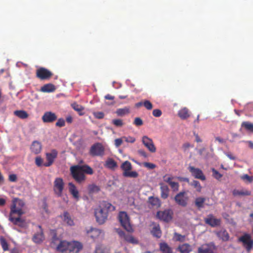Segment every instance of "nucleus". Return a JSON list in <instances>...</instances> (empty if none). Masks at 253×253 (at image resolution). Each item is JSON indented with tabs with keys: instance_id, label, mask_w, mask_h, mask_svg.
Listing matches in <instances>:
<instances>
[{
	"instance_id": "e2e57ef3",
	"label": "nucleus",
	"mask_w": 253,
	"mask_h": 253,
	"mask_svg": "<svg viewBox=\"0 0 253 253\" xmlns=\"http://www.w3.org/2000/svg\"><path fill=\"white\" fill-rule=\"evenodd\" d=\"M153 115L155 117H159L162 114V112L160 109H154L152 112Z\"/></svg>"
},
{
	"instance_id": "09e8293b",
	"label": "nucleus",
	"mask_w": 253,
	"mask_h": 253,
	"mask_svg": "<svg viewBox=\"0 0 253 253\" xmlns=\"http://www.w3.org/2000/svg\"><path fill=\"white\" fill-rule=\"evenodd\" d=\"M94 253H106L104 247L102 245H97Z\"/></svg>"
},
{
	"instance_id": "f257e3e1",
	"label": "nucleus",
	"mask_w": 253,
	"mask_h": 253,
	"mask_svg": "<svg viewBox=\"0 0 253 253\" xmlns=\"http://www.w3.org/2000/svg\"><path fill=\"white\" fill-rule=\"evenodd\" d=\"M70 171L73 178L79 183H81L85 180L86 176L84 173L88 174L93 173L92 169L87 165L72 166L70 168Z\"/></svg>"
},
{
	"instance_id": "13d9d810",
	"label": "nucleus",
	"mask_w": 253,
	"mask_h": 253,
	"mask_svg": "<svg viewBox=\"0 0 253 253\" xmlns=\"http://www.w3.org/2000/svg\"><path fill=\"white\" fill-rule=\"evenodd\" d=\"M124 141L123 139V137H122L121 138H117L115 140V145L117 147H119L123 143V142Z\"/></svg>"
},
{
	"instance_id": "bf43d9fd",
	"label": "nucleus",
	"mask_w": 253,
	"mask_h": 253,
	"mask_svg": "<svg viewBox=\"0 0 253 253\" xmlns=\"http://www.w3.org/2000/svg\"><path fill=\"white\" fill-rule=\"evenodd\" d=\"M43 163V160L41 157H37L35 158V163L36 165L38 167H41L42 166Z\"/></svg>"
},
{
	"instance_id": "de8ad7c7",
	"label": "nucleus",
	"mask_w": 253,
	"mask_h": 253,
	"mask_svg": "<svg viewBox=\"0 0 253 253\" xmlns=\"http://www.w3.org/2000/svg\"><path fill=\"white\" fill-rule=\"evenodd\" d=\"M169 185L173 191L176 192L179 190V185L178 182L172 181Z\"/></svg>"
},
{
	"instance_id": "c85d7f7f",
	"label": "nucleus",
	"mask_w": 253,
	"mask_h": 253,
	"mask_svg": "<svg viewBox=\"0 0 253 253\" xmlns=\"http://www.w3.org/2000/svg\"><path fill=\"white\" fill-rule=\"evenodd\" d=\"M178 116L181 119L185 120L189 117L190 112L188 108L184 107L178 111Z\"/></svg>"
},
{
	"instance_id": "f704fd0d",
	"label": "nucleus",
	"mask_w": 253,
	"mask_h": 253,
	"mask_svg": "<svg viewBox=\"0 0 253 253\" xmlns=\"http://www.w3.org/2000/svg\"><path fill=\"white\" fill-rule=\"evenodd\" d=\"M149 202L152 206L157 208L160 207L161 205L160 199L156 197H150L149 198Z\"/></svg>"
},
{
	"instance_id": "dca6fc26",
	"label": "nucleus",
	"mask_w": 253,
	"mask_h": 253,
	"mask_svg": "<svg viewBox=\"0 0 253 253\" xmlns=\"http://www.w3.org/2000/svg\"><path fill=\"white\" fill-rule=\"evenodd\" d=\"M9 220L11 221L14 225H17L21 228H25L27 226V223L24 219L21 218L18 216L17 217L14 216L9 215Z\"/></svg>"
},
{
	"instance_id": "f3484780",
	"label": "nucleus",
	"mask_w": 253,
	"mask_h": 253,
	"mask_svg": "<svg viewBox=\"0 0 253 253\" xmlns=\"http://www.w3.org/2000/svg\"><path fill=\"white\" fill-rule=\"evenodd\" d=\"M57 119L55 113L51 111L45 112L42 116V119L43 123H51L54 122Z\"/></svg>"
},
{
	"instance_id": "79ce46f5",
	"label": "nucleus",
	"mask_w": 253,
	"mask_h": 253,
	"mask_svg": "<svg viewBox=\"0 0 253 253\" xmlns=\"http://www.w3.org/2000/svg\"><path fill=\"white\" fill-rule=\"evenodd\" d=\"M72 108L76 111L79 113L80 116L83 115V113L82 112L84 110V108L81 105L78 104L76 103H74L71 105Z\"/></svg>"
},
{
	"instance_id": "3c124183",
	"label": "nucleus",
	"mask_w": 253,
	"mask_h": 253,
	"mask_svg": "<svg viewBox=\"0 0 253 253\" xmlns=\"http://www.w3.org/2000/svg\"><path fill=\"white\" fill-rule=\"evenodd\" d=\"M143 106L146 109L148 110H150L153 108V105L151 103V102L149 100H144V101L143 102Z\"/></svg>"
},
{
	"instance_id": "72a5a7b5",
	"label": "nucleus",
	"mask_w": 253,
	"mask_h": 253,
	"mask_svg": "<svg viewBox=\"0 0 253 253\" xmlns=\"http://www.w3.org/2000/svg\"><path fill=\"white\" fill-rule=\"evenodd\" d=\"M151 233L154 236L158 238H160L161 237L162 232L159 225H156L153 227L151 230Z\"/></svg>"
},
{
	"instance_id": "6e6d98bb",
	"label": "nucleus",
	"mask_w": 253,
	"mask_h": 253,
	"mask_svg": "<svg viewBox=\"0 0 253 253\" xmlns=\"http://www.w3.org/2000/svg\"><path fill=\"white\" fill-rule=\"evenodd\" d=\"M56 126L58 127H63L65 125V120L63 118H60L56 123Z\"/></svg>"
},
{
	"instance_id": "4d7b16f0",
	"label": "nucleus",
	"mask_w": 253,
	"mask_h": 253,
	"mask_svg": "<svg viewBox=\"0 0 253 253\" xmlns=\"http://www.w3.org/2000/svg\"><path fill=\"white\" fill-rule=\"evenodd\" d=\"M133 124L136 126H141L143 125V121L140 118H135Z\"/></svg>"
},
{
	"instance_id": "58836bf2",
	"label": "nucleus",
	"mask_w": 253,
	"mask_h": 253,
	"mask_svg": "<svg viewBox=\"0 0 253 253\" xmlns=\"http://www.w3.org/2000/svg\"><path fill=\"white\" fill-rule=\"evenodd\" d=\"M14 114L22 119H25L28 117V113L24 110H16L14 112Z\"/></svg>"
},
{
	"instance_id": "4c0bfd02",
	"label": "nucleus",
	"mask_w": 253,
	"mask_h": 253,
	"mask_svg": "<svg viewBox=\"0 0 253 253\" xmlns=\"http://www.w3.org/2000/svg\"><path fill=\"white\" fill-rule=\"evenodd\" d=\"M178 249L181 253H189L191 251V247L188 244H184L179 246Z\"/></svg>"
},
{
	"instance_id": "412c9836",
	"label": "nucleus",
	"mask_w": 253,
	"mask_h": 253,
	"mask_svg": "<svg viewBox=\"0 0 253 253\" xmlns=\"http://www.w3.org/2000/svg\"><path fill=\"white\" fill-rule=\"evenodd\" d=\"M118 233L121 238L124 239V240L127 243L132 244H137L138 243L137 240L131 235L126 234L124 231L121 230L119 231Z\"/></svg>"
},
{
	"instance_id": "e433bc0d",
	"label": "nucleus",
	"mask_w": 253,
	"mask_h": 253,
	"mask_svg": "<svg viewBox=\"0 0 253 253\" xmlns=\"http://www.w3.org/2000/svg\"><path fill=\"white\" fill-rule=\"evenodd\" d=\"M234 196H249L251 195V192L248 190H239L234 189L232 192Z\"/></svg>"
},
{
	"instance_id": "774afa93",
	"label": "nucleus",
	"mask_w": 253,
	"mask_h": 253,
	"mask_svg": "<svg viewBox=\"0 0 253 253\" xmlns=\"http://www.w3.org/2000/svg\"><path fill=\"white\" fill-rule=\"evenodd\" d=\"M58 240H59V238H58L56 233L54 232L52 237V243L55 244Z\"/></svg>"
},
{
	"instance_id": "4be33fe9",
	"label": "nucleus",
	"mask_w": 253,
	"mask_h": 253,
	"mask_svg": "<svg viewBox=\"0 0 253 253\" xmlns=\"http://www.w3.org/2000/svg\"><path fill=\"white\" fill-rule=\"evenodd\" d=\"M69 241L66 240H60L59 244L56 247L57 252L64 253L68 252Z\"/></svg>"
},
{
	"instance_id": "39448f33",
	"label": "nucleus",
	"mask_w": 253,
	"mask_h": 253,
	"mask_svg": "<svg viewBox=\"0 0 253 253\" xmlns=\"http://www.w3.org/2000/svg\"><path fill=\"white\" fill-rule=\"evenodd\" d=\"M118 218L124 229L129 232L133 231L132 226L130 224L129 217L126 212L120 211L118 215Z\"/></svg>"
},
{
	"instance_id": "cd10ccee",
	"label": "nucleus",
	"mask_w": 253,
	"mask_h": 253,
	"mask_svg": "<svg viewBox=\"0 0 253 253\" xmlns=\"http://www.w3.org/2000/svg\"><path fill=\"white\" fill-rule=\"evenodd\" d=\"M160 190H161V196L164 199H167L169 194V190L168 186L162 183H160Z\"/></svg>"
},
{
	"instance_id": "49530a36",
	"label": "nucleus",
	"mask_w": 253,
	"mask_h": 253,
	"mask_svg": "<svg viewBox=\"0 0 253 253\" xmlns=\"http://www.w3.org/2000/svg\"><path fill=\"white\" fill-rule=\"evenodd\" d=\"M185 236L182 235L177 233H174L173 238L175 241L183 242L185 240Z\"/></svg>"
},
{
	"instance_id": "5fc2aeb1",
	"label": "nucleus",
	"mask_w": 253,
	"mask_h": 253,
	"mask_svg": "<svg viewBox=\"0 0 253 253\" xmlns=\"http://www.w3.org/2000/svg\"><path fill=\"white\" fill-rule=\"evenodd\" d=\"M123 139H124V141L126 142H128V143H133L136 140L135 138L132 136H123Z\"/></svg>"
},
{
	"instance_id": "2f4dec72",
	"label": "nucleus",
	"mask_w": 253,
	"mask_h": 253,
	"mask_svg": "<svg viewBox=\"0 0 253 253\" xmlns=\"http://www.w3.org/2000/svg\"><path fill=\"white\" fill-rule=\"evenodd\" d=\"M87 190L89 194H94L99 192L100 191V188L95 184H91L88 186Z\"/></svg>"
},
{
	"instance_id": "aec40b11",
	"label": "nucleus",
	"mask_w": 253,
	"mask_h": 253,
	"mask_svg": "<svg viewBox=\"0 0 253 253\" xmlns=\"http://www.w3.org/2000/svg\"><path fill=\"white\" fill-rule=\"evenodd\" d=\"M39 230L34 234L32 238V241L36 244H40L44 240V236L43 230L41 225L38 226Z\"/></svg>"
},
{
	"instance_id": "9d476101",
	"label": "nucleus",
	"mask_w": 253,
	"mask_h": 253,
	"mask_svg": "<svg viewBox=\"0 0 253 253\" xmlns=\"http://www.w3.org/2000/svg\"><path fill=\"white\" fill-rule=\"evenodd\" d=\"M94 214L96 220L99 224H103L106 221L108 217L107 212L104 211L100 207L95 210Z\"/></svg>"
},
{
	"instance_id": "6e6552de",
	"label": "nucleus",
	"mask_w": 253,
	"mask_h": 253,
	"mask_svg": "<svg viewBox=\"0 0 253 253\" xmlns=\"http://www.w3.org/2000/svg\"><path fill=\"white\" fill-rule=\"evenodd\" d=\"M173 214V211L171 209H167L158 211L157 216L160 220L168 222L172 219Z\"/></svg>"
},
{
	"instance_id": "393cba45",
	"label": "nucleus",
	"mask_w": 253,
	"mask_h": 253,
	"mask_svg": "<svg viewBox=\"0 0 253 253\" xmlns=\"http://www.w3.org/2000/svg\"><path fill=\"white\" fill-rule=\"evenodd\" d=\"M87 234L92 239L97 238L101 234V230L97 228L91 227L86 231Z\"/></svg>"
},
{
	"instance_id": "b1692460",
	"label": "nucleus",
	"mask_w": 253,
	"mask_h": 253,
	"mask_svg": "<svg viewBox=\"0 0 253 253\" xmlns=\"http://www.w3.org/2000/svg\"><path fill=\"white\" fill-rule=\"evenodd\" d=\"M68 186L69 192L72 195L74 199L76 201H78L80 199V195L76 186L72 182L69 183Z\"/></svg>"
},
{
	"instance_id": "8fccbe9b",
	"label": "nucleus",
	"mask_w": 253,
	"mask_h": 253,
	"mask_svg": "<svg viewBox=\"0 0 253 253\" xmlns=\"http://www.w3.org/2000/svg\"><path fill=\"white\" fill-rule=\"evenodd\" d=\"M212 175L216 179H220L222 177V174H220L217 170L214 168L212 169Z\"/></svg>"
},
{
	"instance_id": "7c9ffc66",
	"label": "nucleus",
	"mask_w": 253,
	"mask_h": 253,
	"mask_svg": "<svg viewBox=\"0 0 253 253\" xmlns=\"http://www.w3.org/2000/svg\"><path fill=\"white\" fill-rule=\"evenodd\" d=\"M160 250L162 253H172V250L170 247L165 242L161 243L159 244Z\"/></svg>"
},
{
	"instance_id": "423d86ee",
	"label": "nucleus",
	"mask_w": 253,
	"mask_h": 253,
	"mask_svg": "<svg viewBox=\"0 0 253 253\" xmlns=\"http://www.w3.org/2000/svg\"><path fill=\"white\" fill-rule=\"evenodd\" d=\"M174 199L177 204L182 207H185L188 204L189 197L187 196V192L182 191L177 193L175 196Z\"/></svg>"
},
{
	"instance_id": "a878e982",
	"label": "nucleus",
	"mask_w": 253,
	"mask_h": 253,
	"mask_svg": "<svg viewBox=\"0 0 253 253\" xmlns=\"http://www.w3.org/2000/svg\"><path fill=\"white\" fill-rule=\"evenodd\" d=\"M99 207L103 209L104 211L107 212V213L109 212L114 211L116 209L115 206H113L111 203L106 201H103L100 204Z\"/></svg>"
},
{
	"instance_id": "37998d69",
	"label": "nucleus",
	"mask_w": 253,
	"mask_h": 253,
	"mask_svg": "<svg viewBox=\"0 0 253 253\" xmlns=\"http://www.w3.org/2000/svg\"><path fill=\"white\" fill-rule=\"evenodd\" d=\"M106 167L111 169H114L117 167V163L112 159L108 160L106 162Z\"/></svg>"
},
{
	"instance_id": "0e129e2a",
	"label": "nucleus",
	"mask_w": 253,
	"mask_h": 253,
	"mask_svg": "<svg viewBox=\"0 0 253 253\" xmlns=\"http://www.w3.org/2000/svg\"><path fill=\"white\" fill-rule=\"evenodd\" d=\"M241 178L243 180H247L250 182H252L253 180V177L252 176H250L247 174L242 175Z\"/></svg>"
},
{
	"instance_id": "052dcab7",
	"label": "nucleus",
	"mask_w": 253,
	"mask_h": 253,
	"mask_svg": "<svg viewBox=\"0 0 253 253\" xmlns=\"http://www.w3.org/2000/svg\"><path fill=\"white\" fill-rule=\"evenodd\" d=\"M173 177L169 176L167 174H166L163 176L164 181L168 183L169 184L170 182L172 181V180L173 179Z\"/></svg>"
},
{
	"instance_id": "ea45409f",
	"label": "nucleus",
	"mask_w": 253,
	"mask_h": 253,
	"mask_svg": "<svg viewBox=\"0 0 253 253\" xmlns=\"http://www.w3.org/2000/svg\"><path fill=\"white\" fill-rule=\"evenodd\" d=\"M206 201V199L204 197L197 198L195 201V206L200 209L204 207V204Z\"/></svg>"
},
{
	"instance_id": "9b49d317",
	"label": "nucleus",
	"mask_w": 253,
	"mask_h": 253,
	"mask_svg": "<svg viewBox=\"0 0 253 253\" xmlns=\"http://www.w3.org/2000/svg\"><path fill=\"white\" fill-rule=\"evenodd\" d=\"M216 247L212 242L204 244L198 249V253H214Z\"/></svg>"
},
{
	"instance_id": "a211bd4d",
	"label": "nucleus",
	"mask_w": 253,
	"mask_h": 253,
	"mask_svg": "<svg viewBox=\"0 0 253 253\" xmlns=\"http://www.w3.org/2000/svg\"><path fill=\"white\" fill-rule=\"evenodd\" d=\"M204 221L207 224L212 227L219 226L221 223V220L220 219L215 218L211 214H209L207 217L204 219Z\"/></svg>"
},
{
	"instance_id": "ddd939ff",
	"label": "nucleus",
	"mask_w": 253,
	"mask_h": 253,
	"mask_svg": "<svg viewBox=\"0 0 253 253\" xmlns=\"http://www.w3.org/2000/svg\"><path fill=\"white\" fill-rule=\"evenodd\" d=\"M83 248L82 243L73 240L69 241L68 252L70 253H79Z\"/></svg>"
},
{
	"instance_id": "473e14b6",
	"label": "nucleus",
	"mask_w": 253,
	"mask_h": 253,
	"mask_svg": "<svg viewBox=\"0 0 253 253\" xmlns=\"http://www.w3.org/2000/svg\"><path fill=\"white\" fill-rule=\"evenodd\" d=\"M55 90V86L52 84H44L41 89V90L43 92H51L54 91Z\"/></svg>"
},
{
	"instance_id": "a18cd8bd",
	"label": "nucleus",
	"mask_w": 253,
	"mask_h": 253,
	"mask_svg": "<svg viewBox=\"0 0 253 253\" xmlns=\"http://www.w3.org/2000/svg\"><path fill=\"white\" fill-rule=\"evenodd\" d=\"M190 185L196 188V190L198 192H200L201 191L202 186L198 181L193 180L192 182L190 183Z\"/></svg>"
},
{
	"instance_id": "1a4fd4ad",
	"label": "nucleus",
	"mask_w": 253,
	"mask_h": 253,
	"mask_svg": "<svg viewBox=\"0 0 253 253\" xmlns=\"http://www.w3.org/2000/svg\"><path fill=\"white\" fill-rule=\"evenodd\" d=\"M52 75L51 71L43 67L40 68L36 71V77L41 80H49Z\"/></svg>"
},
{
	"instance_id": "c756f323",
	"label": "nucleus",
	"mask_w": 253,
	"mask_h": 253,
	"mask_svg": "<svg viewBox=\"0 0 253 253\" xmlns=\"http://www.w3.org/2000/svg\"><path fill=\"white\" fill-rule=\"evenodd\" d=\"M61 217L63 221L68 225L73 226L74 225V221L72 219L71 216L68 212L64 211Z\"/></svg>"
},
{
	"instance_id": "0eeeda50",
	"label": "nucleus",
	"mask_w": 253,
	"mask_h": 253,
	"mask_svg": "<svg viewBox=\"0 0 253 253\" xmlns=\"http://www.w3.org/2000/svg\"><path fill=\"white\" fill-rule=\"evenodd\" d=\"M64 188V182L62 178L57 177L53 182V191L58 197H61Z\"/></svg>"
},
{
	"instance_id": "c03bdc74",
	"label": "nucleus",
	"mask_w": 253,
	"mask_h": 253,
	"mask_svg": "<svg viewBox=\"0 0 253 253\" xmlns=\"http://www.w3.org/2000/svg\"><path fill=\"white\" fill-rule=\"evenodd\" d=\"M0 243L4 251L8 250V245L6 240L3 237H1L0 238Z\"/></svg>"
},
{
	"instance_id": "2eb2a0df",
	"label": "nucleus",
	"mask_w": 253,
	"mask_h": 253,
	"mask_svg": "<svg viewBox=\"0 0 253 253\" xmlns=\"http://www.w3.org/2000/svg\"><path fill=\"white\" fill-rule=\"evenodd\" d=\"M192 175L195 178L201 180H205L206 177L203 171L199 168H196L193 166H189L188 168Z\"/></svg>"
},
{
	"instance_id": "5701e85b",
	"label": "nucleus",
	"mask_w": 253,
	"mask_h": 253,
	"mask_svg": "<svg viewBox=\"0 0 253 253\" xmlns=\"http://www.w3.org/2000/svg\"><path fill=\"white\" fill-rule=\"evenodd\" d=\"M215 234L218 239L223 242H226L229 240V234L225 229L215 231Z\"/></svg>"
},
{
	"instance_id": "20e7f679",
	"label": "nucleus",
	"mask_w": 253,
	"mask_h": 253,
	"mask_svg": "<svg viewBox=\"0 0 253 253\" xmlns=\"http://www.w3.org/2000/svg\"><path fill=\"white\" fill-rule=\"evenodd\" d=\"M239 242L242 243L247 252H250L253 248V239L250 234L245 233L238 239Z\"/></svg>"
},
{
	"instance_id": "6ab92c4d",
	"label": "nucleus",
	"mask_w": 253,
	"mask_h": 253,
	"mask_svg": "<svg viewBox=\"0 0 253 253\" xmlns=\"http://www.w3.org/2000/svg\"><path fill=\"white\" fill-rule=\"evenodd\" d=\"M142 141L144 146L152 153H154L156 151V148L154 144L152 139L147 136H144L142 137Z\"/></svg>"
},
{
	"instance_id": "338daca9",
	"label": "nucleus",
	"mask_w": 253,
	"mask_h": 253,
	"mask_svg": "<svg viewBox=\"0 0 253 253\" xmlns=\"http://www.w3.org/2000/svg\"><path fill=\"white\" fill-rule=\"evenodd\" d=\"M42 209L45 213L48 214L49 213V210L48 209V205L45 202H44L42 205Z\"/></svg>"
},
{
	"instance_id": "a19ab883",
	"label": "nucleus",
	"mask_w": 253,
	"mask_h": 253,
	"mask_svg": "<svg viewBox=\"0 0 253 253\" xmlns=\"http://www.w3.org/2000/svg\"><path fill=\"white\" fill-rule=\"evenodd\" d=\"M241 126L244 127L247 130L253 133V124L250 122H243Z\"/></svg>"
},
{
	"instance_id": "7ed1b4c3",
	"label": "nucleus",
	"mask_w": 253,
	"mask_h": 253,
	"mask_svg": "<svg viewBox=\"0 0 253 253\" xmlns=\"http://www.w3.org/2000/svg\"><path fill=\"white\" fill-rule=\"evenodd\" d=\"M121 169L123 171V175L124 177L130 178H137L139 174L136 171H131L132 165L130 162L126 161L121 165Z\"/></svg>"
},
{
	"instance_id": "4468645a",
	"label": "nucleus",
	"mask_w": 253,
	"mask_h": 253,
	"mask_svg": "<svg viewBox=\"0 0 253 253\" xmlns=\"http://www.w3.org/2000/svg\"><path fill=\"white\" fill-rule=\"evenodd\" d=\"M58 152L55 149H52L49 153H46V159L47 162L43 164L44 167H50L53 163L54 160L57 158Z\"/></svg>"
},
{
	"instance_id": "c9c22d12",
	"label": "nucleus",
	"mask_w": 253,
	"mask_h": 253,
	"mask_svg": "<svg viewBox=\"0 0 253 253\" xmlns=\"http://www.w3.org/2000/svg\"><path fill=\"white\" fill-rule=\"evenodd\" d=\"M130 112L129 108L125 107L123 108H119L116 110V114L118 116H124L126 114H129Z\"/></svg>"
},
{
	"instance_id": "bb28decb",
	"label": "nucleus",
	"mask_w": 253,
	"mask_h": 253,
	"mask_svg": "<svg viewBox=\"0 0 253 253\" xmlns=\"http://www.w3.org/2000/svg\"><path fill=\"white\" fill-rule=\"evenodd\" d=\"M31 151L35 154H38L41 152L42 145L41 143L38 141L33 142L31 146Z\"/></svg>"
},
{
	"instance_id": "f03ea898",
	"label": "nucleus",
	"mask_w": 253,
	"mask_h": 253,
	"mask_svg": "<svg viewBox=\"0 0 253 253\" xmlns=\"http://www.w3.org/2000/svg\"><path fill=\"white\" fill-rule=\"evenodd\" d=\"M24 205L25 204L22 200L16 199L13 200L10 207L9 215L14 216V214H17L18 216H21L24 214L25 212L23 210L22 208Z\"/></svg>"
},
{
	"instance_id": "603ef678",
	"label": "nucleus",
	"mask_w": 253,
	"mask_h": 253,
	"mask_svg": "<svg viewBox=\"0 0 253 253\" xmlns=\"http://www.w3.org/2000/svg\"><path fill=\"white\" fill-rule=\"evenodd\" d=\"M112 124L118 127L122 126L124 125L123 121L121 119H114L112 120Z\"/></svg>"
},
{
	"instance_id": "69168bd1",
	"label": "nucleus",
	"mask_w": 253,
	"mask_h": 253,
	"mask_svg": "<svg viewBox=\"0 0 253 253\" xmlns=\"http://www.w3.org/2000/svg\"><path fill=\"white\" fill-rule=\"evenodd\" d=\"M8 179L10 181L15 182L17 180V176L14 174H11L9 175Z\"/></svg>"
},
{
	"instance_id": "680f3d73",
	"label": "nucleus",
	"mask_w": 253,
	"mask_h": 253,
	"mask_svg": "<svg viewBox=\"0 0 253 253\" xmlns=\"http://www.w3.org/2000/svg\"><path fill=\"white\" fill-rule=\"evenodd\" d=\"M143 165L145 167L150 169H154L156 168V165L155 164L148 162H145Z\"/></svg>"
},
{
	"instance_id": "f8f14e48",
	"label": "nucleus",
	"mask_w": 253,
	"mask_h": 253,
	"mask_svg": "<svg viewBox=\"0 0 253 253\" xmlns=\"http://www.w3.org/2000/svg\"><path fill=\"white\" fill-rule=\"evenodd\" d=\"M89 153L92 156H102L104 153V148L102 144L96 143L91 146Z\"/></svg>"
},
{
	"instance_id": "864d4df0",
	"label": "nucleus",
	"mask_w": 253,
	"mask_h": 253,
	"mask_svg": "<svg viewBox=\"0 0 253 253\" xmlns=\"http://www.w3.org/2000/svg\"><path fill=\"white\" fill-rule=\"evenodd\" d=\"M94 117L98 119H103L104 117V113L102 112H94L93 113Z\"/></svg>"
}]
</instances>
